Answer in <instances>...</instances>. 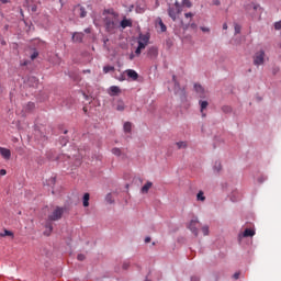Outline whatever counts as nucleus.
I'll use <instances>...</instances> for the list:
<instances>
[{"mask_svg":"<svg viewBox=\"0 0 281 281\" xmlns=\"http://www.w3.org/2000/svg\"><path fill=\"white\" fill-rule=\"evenodd\" d=\"M63 214H65V207L55 206L53 212L48 214L47 222H46V231L44 232L45 236H49L52 232H54V225L52 223L56 221H60L63 218Z\"/></svg>","mask_w":281,"mask_h":281,"instance_id":"obj_1","label":"nucleus"},{"mask_svg":"<svg viewBox=\"0 0 281 281\" xmlns=\"http://www.w3.org/2000/svg\"><path fill=\"white\" fill-rule=\"evenodd\" d=\"M167 12L168 16H170L172 21H177V19H179V14L183 12V5L179 3V0H176L173 4H169Z\"/></svg>","mask_w":281,"mask_h":281,"instance_id":"obj_2","label":"nucleus"},{"mask_svg":"<svg viewBox=\"0 0 281 281\" xmlns=\"http://www.w3.org/2000/svg\"><path fill=\"white\" fill-rule=\"evenodd\" d=\"M105 31L115 34L120 27V18H104Z\"/></svg>","mask_w":281,"mask_h":281,"instance_id":"obj_3","label":"nucleus"},{"mask_svg":"<svg viewBox=\"0 0 281 281\" xmlns=\"http://www.w3.org/2000/svg\"><path fill=\"white\" fill-rule=\"evenodd\" d=\"M138 46L135 50V55L139 56V54H142V49H146V47L148 46V43H150V33H146V34H139L138 35Z\"/></svg>","mask_w":281,"mask_h":281,"instance_id":"obj_4","label":"nucleus"},{"mask_svg":"<svg viewBox=\"0 0 281 281\" xmlns=\"http://www.w3.org/2000/svg\"><path fill=\"white\" fill-rule=\"evenodd\" d=\"M254 65L256 67H260V65H265V50H260L254 56Z\"/></svg>","mask_w":281,"mask_h":281,"instance_id":"obj_5","label":"nucleus"},{"mask_svg":"<svg viewBox=\"0 0 281 281\" xmlns=\"http://www.w3.org/2000/svg\"><path fill=\"white\" fill-rule=\"evenodd\" d=\"M103 16H105V19H120V13L115 12L114 9H105Z\"/></svg>","mask_w":281,"mask_h":281,"instance_id":"obj_6","label":"nucleus"},{"mask_svg":"<svg viewBox=\"0 0 281 281\" xmlns=\"http://www.w3.org/2000/svg\"><path fill=\"white\" fill-rule=\"evenodd\" d=\"M196 225H199V220H191L189 229L194 234V236H199V228H196Z\"/></svg>","mask_w":281,"mask_h":281,"instance_id":"obj_7","label":"nucleus"},{"mask_svg":"<svg viewBox=\"0 0 281 281\" xmlns=\"http://www.w3.org/2000/svg\"><path fill=\"white\" fill-rule=\"evenodd\" d=\"M254 236H256V231H254L251 228H246L243 234H239V239L240 238H249V237L251 238Z\"/></svg>","mask_w":281,"mask_h":281,"instance_id":"obj_8","label":"nucleus"},{"mask_svg":"<svg viewBox=\"0 0 281 281\" xmlns=\"http://www.w3.org/2000/svg\"><path fill=\"white\" fill-rule=\"evenodd\" d=\"M180 25L182 27V30H188L189 27H191V30H196V23L194 22H184L183 20L180 21Z\"/></svg>","mask_w":281,"mask_h":281,"instance_id":"obj_9","label":"nucleus"},{"mask_svg":"<svg viewBox=\"0 0 281 281\" xmlns=\"http://www.w3.org/2000/svg\"><path fill=\"white\" fill-rule=\"evenodd\" d=\"M0 155L3 159H10L12 157V151L5 147H0Z\"/></svg>","mask_w":281,"mask_h":281,"instance_id":"obj_10","label":"nucleus"},{"mask_svg":"<svg viewBox=\"0 0 281 281\" xmlns=\"http://www.w3.org/2000/svg\"><path fill=\"white\" fill-rule=\"evenodd\" d=\"M120 26L122 27V30H126V27H133V21L131 19L124 18L121 21Z\"/></svg>","mask_w":281,"mask_h":281,"instance_id":"obj_11","label":"nucleus"},{"mask_svg":"<svg viewBox=\"0 0 281 281\" xmlns=\"http://www.w3.org/2000/svg\"><path fill=\"white\" fill-rule=\"evenodd\" d=\"M125 74L128 78H131V80H137V78H139V75L137 74V71L133 69L125 70Z\"/></svg>","mask_w":281,"mask_h":281,"instance_id":"obj_12","label":"nucleus"},{"mask_svg":"<svg viewBox=\"0 0 281 281\" xmlns=\"http://www.w3.org/2000/svg\"><path fill=\"white\" fill-rule=\"evenodd\" d=\"M158 54H159V52L157 50V47H155V46L149 47V49L147 52V56H149V58H157Z\"/></svg>","mask_w":281,"mask_h":281,"instance_id":"obj_13","label":"nucleus"},{"mask_svg":"<svg viewBox=\"0 0 281 281\" xmlns=\"http://www.w3.org/2000/svg\"><path fill=\"white\" fill-rule=\"evenodd\" d=\"M194 90L196 91V93H200V98H205V90L203 89L202 85L195 83Z\"/></svg>","mask_w":281,"mask_h":281,"instance_id":"obj_14","label":"nucleus"},{"mask_svg":"<svg viewBox=\"0 0 281 281\" xmlns=\"http://www.w3.org/2000/svg\"><path fill=\"white\" fill-rule=\"evenodd\" d=\"M153 188V182L147 181L140 189L142 194H148V190Z\"/></svg>","mask_w":281,"mask_h":281,"instance_id":"obj_15","label":"nucleus"},{"mask_svg":"<svg viewBox=\"0 0 281 281\" xmlns=\"http://www.w3.org/2000/svg\"><path fill=\"white\" fill-rule=\"evenodd\" d=\"M85 38V34L83 33H75L72 35V41L75 43H82V40Z\"/></svg>","mask_w":281,"mask_h":281,"instance_id":"obj_16","label":"nucleus"},{"mask_svg":"<svg viewBox=\"0 0 281 281\" xmlns=\"http://www.w3.org/2000/svg\"><path fill=\"white\" fill-rule=\"evenodd\" d=\"M156 27L160 29V32H166V30H168V27L166 26V24H164V20H161V18L157 19V24Z\"/></svg>","mask_w":281,"mask_h":281,"instance_id":"obj_17","label":"nucleus"},{"mask_svg":"<svg viewBox=\"0 0 281 281\" xmlns=\"http://www.w3.org/2000/svg\"><path fill=\"white\" fill-rule=\"evenodd\" d=\"M209 104L210 103H207V101H200L202 117H205V113H203V111H205V109H207Z\"/></svg>","mask_w":281,"mask_h":281,"instance_id":"obj_18","label":"nucleus"},{"mask_svg":"<svg viewBox=\"0 0 281 281\" xmlns=\"http://www.w3.org/2000/svg\"><path fill=\"white\" fill-rule=\"evenodd\" d=\"M117 93H120V87L117 86L110 87V95H117Z\"/></svg>","mask_w":281,"mask_h":281,"instance_id":"obj_19","label":"nucleus"},{"mask_svg":"<svg viewBox=\"0 0 281 281\" xmlns=\"http://www.w3.org/2000/svg\"><path fill=\"white\" fill-rule=\"evenodd\" d=\"M132 128H133V124L131 122H126L124 124V132L125 133H131Z\"/></svg>","mask_w":281,"mask_h":281,"instance_id":"obj_20","label":"nucleus"},{"mask_svg":"<svg viewBox=\"0 0 281 281\" xmlns=\"http://www.w3.org/2000/svg\"><path fill=\"white\" fill-rule=\"evenodd\" d=\"M89 199H90L89 193H85L83 194V207H89Z\"/></svg>","mask_w":281,"mask_h":281,"instance_id":"obj_21","label":"nucleus"},{"mask_svg":"<svg viewBox=\"0 0 281 281\" xmlns=\"http://www.w3.org/2000/svg\"><path fill=\"white\" fill-rule=\"evenodd\" d=\"M176 146L179 150H181V148H188V142H178L176 143Z\"/></svg>","mask_w":281,"mask_h":281,"instance_id":"obj_22","label":"nucleus"},{"mask_svg":"<svg viewBox=\"0 0 281 281\" xmlns=\"http://www.w3.org/2000/svg\"><path fill=\"white\" fill-rule=\"evenodd\" d=\"M184 19L187 20V23L188 21L192 22V19H194V13L192 12L184 13Z\"/></svg>","mask_w":281,"mask_h":281,"instance_id":"obj_23","label":"nucleus"},{"mask_svg":"<svg viewBox=\"0 0 281 281\" xmlns=\"http://www.w3.org/2000/svg\"><path fill=\"white\" fill-rule=\"evenodd\" d=\"M79 16L81 19H85V16H87V10H85V7H79Z\"/></svg>","mask_w":281,"mask_h":281,"instance_id":"obj_24","label":"nucleus"},{"mask_svg":"<svg viewBox=\"0 0 281 281\" xmlns=\"http://www.w3.org/2000/svg\"><path fill=\"white\" fill-rule=\"evenodd\" d=\"M223 166L221 165V161H215L213 170L215 172H218L220 170H222Z\"/></svg>","mask_w":281,"mask_h":281,"instance_id":"obj_25","label":"nucleus"},{"mask_svg":"<svg viewBox=\"0 0 281 281\" xmlns=\"http://www.w3.org/2000/svg\"><path fill=\"white\" fill-rule=\"evenodd\" d=\"M112 155L120 157V155H122V149H120L117 147L112 148Z\"/></svg>","mask_w":281,"mask_h":281,"instance_id":"obj_26","label":"nucleus"},{"mask_svg":"<svg viewBox=\"0 0 281 281\" xmlns=\"http://www.w3.org/2000/svg\"><path fill=\"white\" fill-rule=\"evenodd\" d=\"M196 201H205V194L203 193V191H199V193L196 194Z\"/></svg>","mask_w":281,"mask_h":281,"instance_id":"obj_27","label":"nucleus"},{"mask_svg":"<svg viewBox=\"0 0 281 281\" xmlns=\"http://www.w3.org/2000/svg\"><path fill=\"white\" fill-rule=\"evenodd\" d=\"M109 71H115V67L113 66H104L103 72L109 74Z\"/></svg>","mask_w":281,"mask_h":281,"instance_id":"obj_28","label":"nucleus"},{"mask_svg":"<svg viewBox=\"0 0 281 281\" xmlns=\"http://www.w3.org/2000/svg\"><path fill=\"white\" fill-rule=\"evenodd\" d=\"M202 234L204 236H209L210 235V226L205 225L202 227Z\"/></svg>","mask_w":281,"mask_h":281,"instance_id":"obj_29","label":"nucleus"},{"mask_svg":"<svg viewBox=\"0 0 281 281\" xmlns=\"http://www.w3.org/2000/svg\"><path fill=\"white\" fill-rule=\"evenodd\" d=\"M182 5L186 8H192V2L190 0H182Z\"/></svg>","mask_w":281,"mask_h":281,"instance_id":"obj_30","label":"nucleus"},{"mask_svg":"<svg viewBox=\"0 0 281 281\" xmlns=\"http://www.w3.org/2000/svg\"><path fill=\"white\" fill-rule=\"evenodd\" d=\"M0 236L2 237H5V236H14V233L8 231V229H4V233L0 234Z\"/></svg>","mask_w":281,"mask_h":281,"instance_id":"obj_31","label":"nucleus"},{"mask_svg":"<svg viewBox=\"0 0 281 281\" xmlns=\"http://www.w3.org/2000/svg\"><path fill=\"white\" fill-rule=\"evenodd\" d=\"M241 26L239 24H235V34H240Z\"/></svg>","mask_w":281,"mask_h":281,"instance_id":"obj_32","label":"nucleus"},{"mask_svg":"<svg viewBox=\"0 0 281 281\" xmlns=\"http://www.w3.org/2000/svg\"><path fill=\"white\" fill-rule=\"evenodd\" d=\"M36 58H38V52H34V53L31 55V60H36Z\"/></svg>","mask_w":281,"mask_h":281,"instance_id":"obj_33","label":"nucleus"},{"mask_svg":"<svg viewBox=\"0 0 281 281\" xmlns=\"http://www.w3.org/2000/svg\"><path fill=\"white\" fill-rule=\"evenodd\" d=\"M222 110L224 111V113H232V108L229 106H223Z\"/></svg>","mask_w":281,"mask_h":281,"instance_id":"obj_34","label":"nucleus"},{"mask_svg":"<svg viewBox=\"0 0 281 281\" xmlns=\"http://www.w3.org/2000/svg\"><path fill=\"white\" fill-rule=\"evenodd\" d=\"M274 30H281V21L274 23Z\"/></svg>","mask_w":281,"mask_h":281,"instance_id":"obj_35","label":"nucleus"},{"mask_svg":"<svg viewBox=\"0 0 281 281\" xmlns=\"http://www.w3.org/2000/svg\"><path fill=\"white\" fill-rule=\"evenodd\" d=\"M85 255L80 254L77 256V260H79L80 262H82V260H85Z\"/></svg>","mask_w":281,"mask_h":281,"instance_id":"obj_36","label":"nucleus"},{"mask_svg":"<svg viewBox=\"0 0 281 281\" xmlns=\"http://www.w3.org/2000/svg\"><path fill=\"white\" fill-rule=\"evenodd\" d=\"M25 1H26V3H34V4L41 2V0H25Z\"/></svg>","mask_w":281,"mask_h":281,"instance_id":"obj_37","label":"nucleus"},{"mask_svg":"<svg viewBox=\"0 0 281 281\" xmlns=\"http://www.w3.org/2000/svg\"><path fill=\"white\" fill-rule=\"evenodd\" d=\"M172 80L175 82V87H179V82L177 81V76H172Z\"/></svg>","mask_w":281,"mask_h":281,"instance_id":"obj_38","label":"nucleus"},{"mask_svg":"<svg viewBox=\"0 0 281 281\" xmlns=\"http://www.w3.org/2000/svg\"><path fill=\"white\" fill-rule=\"evenodd\" d=\"M252 9L254 10H262V8H260V4H252Z\"/></svg>","mask_w":281,"mask_h":281,"instance_id":"obj_39","label":"nucleus"},{"mask_svg":"<svg viewBox=\"0 0 281 281\" xmlns=\"http://www.w3.org/2000/svg\"><path fill=\"white\" fill-rule=\"evenodd\" d=\"M5 175H8V171H5V169H1L0 170V176L5 177Z\"/></svg>","mask_w":281,"mask_h":281,"instance_id":"obj_40","label":"nucleus"},{"mask_svg":"<svg viewBox=\"0 0 281 281\" xmlns=\"http://www.w3.org/2000/svg\"><path fill=\"white\" fill-rule=\"evenodd\" d=\"M233 278H234L235 280H238V279L240 278V273H239V272H236V273L233 276Z\"/></svg>","mask_w":281,"mask_h":281,"instance_id":"obj_41","label":"nucleus"},{"mask_svg":"<svg viewBox=\"0 0 281 281\" xmlns=\"http://www.w3.org/2000/svg\"><path fill=\"white\" fill-rule=\"evenodd\" d=\"M105 199H106L108 203H113V201H111V194H108Z\"/></svg>","mask_w":281,"mask_h":281,"instance_id":"obj_42","label":"nucleus"},{"mask_svg":"<svg viewBox=\"0 0 281 281\" xmlns=\"http://www.w3.org/2000/svg\"><path fill=\"white\" fill-rule=\"evenodd\" d=\"M201 30H202L203 32H210V29H209V27H205V26H201Z\"/></svg>","mask_w":281,"mask_h":281,"instance_id":"obj_43","label":"nucleus"},{"mask_svg":"<svg viewBox=\"0 0 281 281\" xmlns=\"http://www.w3.org/2000/svg\"><path fill=\"white\" fill-rule=\"evenodd\" d=\"M31 10H32V12H36V10H37L36 4L32 5Z\"/></svg>","mask_w":281,"mask_h":281,"instance_id":"obj_44","label":"nucleus"},{"mask_svg":"<svg viewBox=\"0 0 281 281\" xmlns=\"http://www.w3.org/2000/svg\"><path fill=\"white\" fill-rule=\"evenodd\" d=\"M85 32L86 34H91V29H86Z\"/></svg>","mask_w":281,"mask_h":281,"instance_id":"obj_45","label":"nucleus"},{"mask_svg":"<svg viewBox=\"0 0 281 281\" xmlns=\"http://www.w3.org/2000/svg\"><path fill=\"white\" fill-rule=\"evenodd\" d=\"M27 65H30V61H24V63L22 64L23 67H27Z\"/></svg>","mask_w":281,"mask_h":281,"instance_id":"obj_46","label":"nucleus"},{"mask_svg":"<svg viewBox=\"0 0 281 281\" xmlns=\"http://www.w3.org/2000/svg\"><path fill=\"white\" fill-rule=\"evenodd\" d=\"M191 281H199V277H192Z\"/></svg>","mask_w":281,"mask_h":281,"instance_id":"obj_47","label":"nucleus"},{"mask_svg":"<svg viewBox=\"0 0 281 281\" xmlns=\"http://www.w3.org/2000/svg\"><path fill=\"white\" fill-rule=\"evenodd\" d=\"M145 243H150V237H146Z\"/></svg>","mask_w":281,"mask_h":281,"instance_id":"obj_48","label":"nucleus"},{"mask_svg":"<svg viewBox=\"0 0 281 281\" xmlns=\"http://www.w3.org/2000/svg\"><path fill=\"white\" fill-rule=\"evenodd\" d=\"M223 30H227V23L223 24Z\"/></svg>","mask_w":281,"mask_h":281,"instance_id":"obj_49","label":"nucleus"},{"mask_svg":"<svg viewBox=\"0 0 281 281\" xmlns=\"http://www.w3.org/2000/svg\"><path fill=\"white\" fill-rule=\"evenodd\" d=\"M117 111H124L123 106H117Z\"/></svg>","mask_w":281,"mask_h":281,"instance_id":"obj_50","label":"nucleus"},{"mask_svg":"<svg viewBox=\"0 0 281 281\" xmlns=\"http://www.w3.org/2000/svg\"><path fill=\"white\" fill-rule=\"evenodd\" d=\"M215 5H221V1H215Z\"/></svg>","mask_w":281,"mask_h":281,"instance_id":"obj_51","label":"nucleus"},{"mask_svg":"<svg viewBox=\"0 0 281 281\" xmlns=\"http://www.w3.org/2000/svg\"><path fill=\"white\" fill-rule=\"evenodd\" d=\"M124 269H128V266L126 263L123 265Z\"/></svg>","mask_w":281,"mask_h":281,"instance_id":"obj_52","label":"nucleus"},{"mask_svg":"<svg viewBox=\"0 0 281 281\" xmlns=\"http://www.w3.org/2000/svg\"><path fill=\"white\" fill-rule=\"evenodd\" d=\"M2 3H8V0H0Z\"/></svg>","mask_w":281,"mask_h":281,"instance_id":"obj_53","label":"nucleus"},{"mask_svg":"<svg viewBox=\"0 0 281 281\" xmlns=\"http://www.w3.org/2000/svg\"><path fill=\"white\" fill-rule=\"evenodd\" d=\"M31 106H34V103H30Z\"/></svg>","mask_w":281,"mask_h":281,"instance_id":"obj_54","label":"nucleus"},{"mask_svg":"<svg viewBox=\"0 0 281 281\" xmlns=\"http://www.w3.org/2000/svg\"><path fill=\"white\" fill-rule=\"evenodd\" d=\"M131 60H133V55H131Z\"/></svg>","mask_w":281,"mask_h":281,"instance_id":"obj_55","label":"nucleus"}]
</instances>
